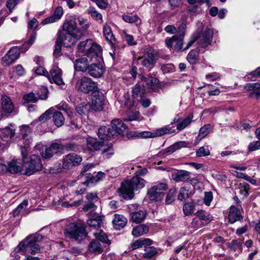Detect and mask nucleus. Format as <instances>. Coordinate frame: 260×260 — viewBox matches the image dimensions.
I'll list each match as a JSON object with an SVG mask.
<instances>
[{"mask_svg":"<svg viewBox=\"0 0 260 260\" xmlns=\"http://www.w3.org/2000/svg\"><path fill=\"white\" fill-rule=\"evenodd\" d=\"M185 24H181L178 28V34L166 39V45L170 50L173 49L177 52H182L188 49L194 43L195 37H191L186 46H183V41L185 36Z\"/></svg>","mask_w":260,"mask_h":260,"instance_id":"nucleus-1","label":"nucleus"},{"mask_svg":"<svg viewBox=\"0 0 260 260\" xmlns=\"http://www.w3.org/2000/svg\"><path fill=\"white\" fill-rule=\"evenodd\" d=\"M78 21L80 27H77L75 18L66 20L63 24V30L69 36L75 40V41L80 39L82 37L85 35L86 31L89 27V24L86 20L82 18H78Z\"/></svg>","mask_w":260,"mask_h":260,"instance_id":"nucleus-2","label":"nucleus"},{"mask_svg":"<svg viewBox=\"0 0 260 260\" xmlns=\"http://www.w3.org/2000/svg\"><path fill=\"white\" fill-rule=\"evenodd\" d=\"M145 181L138 177L134 176L131 180L121 183L118 189L120 195L125 199H131L134 196V191L145 186Z\"/></svg>","mask_w":260,"mask_h":260,"instance_id":"nucleus-3","label":"nucleus"},{"mask_svg":"<svg viewBox=\"0 0 260 260\" xmlns=\"http://www.w3.org/2000/svg\"><path fill=\"white\" fill-rule=\"evenodd\" d=\"M41 238L42 236L39 234L30 235L19 243L15 250L23 254L38 253L40 252V247L37 242Z\"/></svg>","mask_w":260,"mask_h":260,"instance_id":"nucleus-4","label":"nucleus"},{"mask_svg":"<svg viewBox=\"0 0 260 260\" xmlns=\"http://www.w3.org/2000/svg\"><path fill=\"white\" fill-rule=\"evenodd\" d=\"M27 148L25 147H21L23 167L25 169L24 174L30 176L37 171H40L42 168V164L39 155L34 154L27 158Z\"/></svg>","mask_w":260,"mask_h":260,"instance_id":"nucleus-5","label":"nucleus"},{"mask_svg":"<svg viewBox=\"0 0 260 260\" xmlns=\"http://www.w3.org/2000/svg\"><path fill=\"white\" fill-rule=\"evenodd\" d=\"M78 52L85 53L91 61H94L101 55L102 48L91 39L81 42L78 45Z\"/></svg>","mask_w":260,"mask_h":260,"instance_id":"nucleus-6","label":"nucleus"},{"mask_svg":"<svg viewBox=\"0 0 260 260\" xmlns=\"http://www.w3.org/2000/svg\"><path fill=\"white\" fill-rule=\"evenodd\" d=\"M64 234L67 238L79 241L82 240L87 235L83 225L78 223L68 224L64 229Z\"/></svg>","mask_w":260,"mask_h":260,"instance_id":"nucleus-7","label":"nucleus"},{"mask_svg":"<svg viewBox=\"0 0 260 260\" xmlns=\"http://www.w3.org/2000/svg\"><path fill=\"white\" fill-rule=\"evenodd\" d=\"M168 187L166 182L157 183L148 189L147 197L152 202H161L165 195L163 191L167 190Z\"/></svg>","mask_w":260,"mask_h":260,"instance_id":"nucleus-8","label":"nucleus"},{"mask_svg":"<svg viewBox=\"0 0 260 260\" xmlns=\"http://www.w3.org/2000/svg\"><path fill=\"white\" fill-rule=\"evenodd\" d=\"M177 121L174 119L173 122L170 124L165 125L164 126L154 130L153 132H142L140 134V137L143 138H155L161 137L165 135L171 134L174 133L176 131L175 126H173V124Z\"/></svg>","mask_w":260,"mask_h":260,"instance_id":"nucleus-9","label":"nucleus"},{"mask_svg":"<svg viewBox=\"0 0 260 260\" xmlns=\"http://www.w3.org/2000/svg\"><path fill=\"white\" fill-rule=\"evenodd\" d=\"M76 88L79 91L87 94L98 90V84L91 78L82 77L76 82Z\"/></svg>","mask_w":260,"mask_h":260,"instance_id":"nucleus-10","label":"nucleus"},{"mask_svg":"<svg viewBox=\"0 0 260 260\" xmlns=\"http://www.w3.org/2000/svg\"><path fill=\"white\" fill-rule=\"evenodd\" d=\"M69 36V35L66 32L65 33L58 32V36L56 42L53 52V55L55 57L57 58L60 55L62 44L69 47L75 43V40L71 37H68Z\"/></svg>","mask_w":260,"mask_h":260,"instance_id":"nucleus-11","label":"nucleus"},{"mask_svg":"<svg viewBox=\"0 0 260 260\" xmlns=\"http://www.w3.org/2000/svg\"><path fill=\"white\" fill-rule=\"evenodd\" d=\"M105 105V97L100 90L93 91L91 94L90 108L95 111H100Z\"/></svg>","mask_w":260,"mask_h":260,"instance_id":"nucleus-12","label":"nucleus"},{"mask_svg":"<svg viewBox=\"0 0 260 260\" xmlns=\"http://www.w3.org/2000/svg\"><path fill=\"white\" fill-rule=\"evenodd\" d=\"M213 35V31L210 29H207L200 34H193L191 37H195L194 42L197 41L198 44L201 45L202 47H205L211 43Z\"/></svg>","mask_w":260,"mask_h":260,"instance_id":"nucleus-13","label":"nucleus"},{"mask_svg":"<svg viewBox=\"0 0 260 260\" xmlns=\"http://www.w3.org/2000/svg\"><path fill=\"white\" fill-rule=\"evenodd\" d=\"M82 160V158L80 155L75 153H70L63 157L62 167L66 169H70L79 165Z\"/></svg>","mask_w":260,"mask_h":260,"instance_id":"nucleus-14","label":"nucleus"},{"mask_svg":"<svg viewBox=\"0 0 260 260\" xmlns=\"http://www.w3.org/2000/svg\"><path fill=\"white\" fill-rule=\"evenodd\" d=\"M20 53L18 47H13L2 58V64L6 67L13 63L19 57Z\"/></svg>","mask_w":260,"mask_h":260,"instance_id":"nucleus-15","label":"nucleus"},{"mask_svg":"<svg viewBox=\"0 0 260 260\" xmlns=\"http://www.w3.org/2000/svg\"><path fill=\"white\" fill-rule=\"evenodd\" d=\"M101 55L99 56L94 61H91L90 59L91 63L90 64L87 72L90 76L94 78L101 77L105 72V69L103 65L96 63V62L99 61V59Z\"/></svg>","mask_w":260,"mask_h":260,"instance_id":"nucleus-16","label":"nucleus"},{"mask_svg":"<svg viewBox=\"0 0 260 260\" xmlns=\"http://www.w3.org/2000/svg\"><path fill=\"white\" fill-rule=\"evenodd\" d=\"M47 78L50 83H54L58 85H64L62 78V71L57 66H53L48 74Z\"/></svg>","mask_w":260,"mask_h":260,"instance_id":"nucleus-17","label":"nucleus"},{"mask_svg":"<svg viewBox=\"0 0 260 260\" xmlns=\"http://www.w3.org/2000/svg\"><path fill=\"white\" fill-rule=\"evenodd\" d=\"M63 149L62 145L57 143H53L49 147H46L44 150H42L41 155L43 157L49 158L52 156L54 153L59 152Z\"/></svg>","mask_w":260,"mask_h":260,"instance_id":"nucleus-18","label":"nucleus"},{"mask_svg":"<svg viewBox=\"0 0 260 260\" xmlns=\"http://www.w3.org/2000/svg\"><path fill=\"white\" fill-rule=\"evenodd\" d=\"M89 63H91V62H90V60H88L87 57H80L74 62L75 70L83 73L86 72L90 66Z\"/></svg>","mask_w":260,"mask_h":260,"instance_id":"nucleus-19","label":"nucleus"},{"mask_svg":"<svg viewBox=\"0 0 260 260\" xmlns=\"http://www.w3.org/2000/svg\"><path fill=\"white\" fill-rule=\"evenodd\" d=\"M8 172L11 174L21 173L23 171V164L18 159H13L8 162Z\"/></svg>","mask_w":260,"mask_h":260,"instance_id":"nucleus-20","label":"nucleus"},{"mask_svg":"<svg viewBox=\"0 0 260 260\" xmlns=\"http://www.w3.org/2000/svg\"><path fill=\"white\" fill-rule=\"evenodd\" d=\"M156 55L153 51L147 52L143 57L139 59V62L146 68H150L155 62Z\"/></svg>","mask_w":260,"mask_h":260,"instance_id":"nucleus-21","label":"nucleus"},{"mask_svg":"<svg viewBox=\"0 0 260 260\" xmlns=\"http://www.w3.org/2000/svg\"><path fill=\"white\" fill-rule=\"evenodd\" d=\"M112 130L114 131V136L122 135L126 130L127 126L120 119H114L111 122Z\"/></svg>","mask_w":260,"mask_h":260,"instance_id":"nucleus-22","label":"nucleus"},{"mask_svg":"<svg viewBox=\"0 0 260 260\" xmlns=\"http://www.w3.org/2000/svg\"><path fill=\"white\" fill-rule=\"evenodd\" d=\"M15 134V129L12 124L0 128V138L3 141H9L14 137Z\"/></svg>","mask_w":260,"mask_h":260,"instance_id":"nucleus-23","label":"nucleus"},{"mask_svg":"<svg viewBox=\"0 0 260 260\" xmlns=\"http://www.w3.org/2000/svg\"><path fill=\"white\" fill-rule=\"evenodd\" d=\"M63 13V11L62 8L60 6H58L55 9L53 14L49 17L44 19L42 21V23L45 25L56 22L62 17Z\"/></svg>","mask_w":260,"mask_h":260,"instance_id":"nucleus-24","label":"nucleus"},{"mask_svg":"<svg viewBox=\"0 0 260 260\" xmlns=\"http://www.w3.org/2000/svg\"><path fill=\"white\" fill-rule=\"evenodd\" d=\"M1 101L0 111L2 113H11L13 111L14 107L9 97L4 96L2 98Z\"/></svg>","mask_w":260,"mask_h":260,"instance_id":"nucleus-25","label":"nucleus"},{"mask_svg":"<svg viewBox=\"0 0 260 260\" xmlns=\"http://www.w3.org/2000/svg\"><path fill=\"white\" fill-rule=\"evenodd\" d=\"M114 131L109 126H101L98 130V135L101 140H110L114 137Z\"/></svg>","mask_w":260,"mask_h":260,"instance_id":"nucleus-26","label":"nucleus"},{"mask_svg":"<svg viewBox=\"0 0 260 260\" xmlns=\"http://www.w3.org/2000/svg\"><path fill=\"white\" fill-rule=\"evenodd\" d=\"M194 214L201 221L202 225L204 226L208 225L213 220L212 215L203 210H198Z\"/></svg>","mask_w":260,"mask_h":260,"instance_id":"nucleus-27","label":"nucleus"},{"mask_svg":"<svg viewBox=\"0 0 260 260\" xmlns=\"http://www.w3.org/2000/svg\"><path fill=\"white\" fill-rule=\"evenodd\" d=\"M229 222L234 223L242 218L240 210L234 206H232L229 209L228 215Z\"/></svg>","mask_w":260,"mask_h":260,"instance_id":"nucleus-28","label":"nucleus"},{"mask_svg":"<svg viewBox=\"0 0 260 260\" xmlns=\"http://www.w3.org/2000/svg\"><path fill=\"white\" fill-rule=\"evenodd\" d=\"M190 178V173L185 170L175 171L172 174V178L173 180L177 181H185Z\"/></svg>","mask_w":260,"mask_h":260,"instance_id":"nucleus-29","label":"nucleus"},{"mask_svg":"<svg viewBox=\"0 0 260 260\" xmlns=\"http://www.w3.org/2000/svg\"><path fill=\"white\" fill-rule=\"evenodd\" d=\"M105 176V173L99 172L95 176L91 174H86V180L82 182L83 184L89 185L91 184L97 182L103 178Z\"/></svg>","mask_w":260,"mask_h":260,"instance_id":"nucleus-30","label":"nucleus"},{"mask_svg":"<svg viewBox=\"0 0 260 260\" xmlns=\"http://www.w3.org/2000/svg\"><path fill=\"white\" fill-rule=\"evenodd\" d=\"M244 88L248 91H253L249 94V97H255L258 98L260 96V84L258 83L247 84L245 86Z\"/></svg>","mask_w":260,"mask_h":260,"instance_id":"nucleus-31","label":"nucleus"},{"mask_svg":"<svg viewBox=\"0 0 260 260\" xmlns=\"http://www.w3.org/2000/svg\"><path fill=\"white\" fill-rule=\"evenodd\" d=\"M19 134L22 136V139L25 141L24 146L27 148L30 143V140L27 138L29 134L31 133V129L28 125H22L20 126Z\"/></svg>","mask_w":260,"mask_h":260,"instance_id":"nucleus-32","label":"nucleus"},{"mask_svg":"<svg viewBox=\"0 0 260 260\" xmlns=\"http://www.w3.org/2000/svg\"><path fill=\"white\" fill-rule=\"evenodd\" d=\"M127 223V219L123 215L115 214L113 220V223L116 230H120L123 228Z\"/></svg>","mask_w":260,"mask_h":260,"instance_id":"nucleus-33","label":"nucleus"},{"mask_svg":"<svg viewBox=\"0 0 260 260\" xmlns=\"http://www.w3.org/2000/svg\"><path fill=\"white\" fill-rule=\"evenodd\" d=\"M146 93L144 86L140 83L136 84L132 90V96L135 99H142Z\"/></svg>","mask_w":260,"mask_h":260,"instance_id":"nucleus-34","label":"nucleus"},{"mask_svg":"<svg viewBox=\"0 0 260 260\" xmlns=\"http://www.w3.org/2000/svg\"><path fill=\"white\" fill-rule=\"evenodd\" d=\"M103 143L98 142L96 139L90 137L87 140V147L90 151L98 150L102 147Z\"/></svg>","mask_w":260,"mask_h":260,"instance_id":"nucleus-35","label":"nucleus"},{"mask_svg":"<svg viewBox=\"0 0 260 260\" xmlns=\"http://www.w3.org/2000/svg\"><path fill=\"white\" fill-rule=\"evenodd\" d=\"M146 214V212L144 210L134 212L131 214V219L134 222L140 223L145 219Z\"/></svg>","mask_w":260,"mask_h":260,"instance_id":"nucleus-36","label":"nucleus"},{"mask_svg":"<svg viewBox=\"0 0 260 260\" xmlns=\"http://www.w3.org/2000/svg\"><path fill=\"white\" fill-rule=\"evenodd\" d=\"M149 228L145 224H140L134 228L132 231V235L135 237H139L148 233Z\"/></svg>","mask_w":260,"mask_h":260,"instance_id":"nucleus-37","label":"nucleus"},{"mask_svg":"<svg viewBox=\"0 0 260 260\" xmlns=\"http://www.w3.org/2000/svg\"><path fill=\"white\" fill-rule=\"evenodd\" d=\"M152 242L150 239L147 238H141L132 244V248L133 250H135L143 246H149L150 245Z\"/></svg>","mask_w":260,"mask_h":260,"instance_id":"nucleus-38","label":"nucleus"},{"mask_svg":"<svg viewBox=\"0 0 260 260\" xmlns=\"http://www.w3.org/2000/svg\"><path fill=\"white\" fill-rule=\"evenodd\" d=\"M148 87L155 91L159 88V80L154 77H149L147 78H143Z\"/></svg>","mask_w":260,"mask_h":260,"instance_id":"nucleus-39","label":"nucleus"},{"mask_svg":"<svg viewBox=\"0 0 260 260\" xmlns=\"http://www.w3.org/2000/svg\"><path fill=\"white\" fill-rule=\"evenodd\" d=\"M93 234L97 240L100 241L103 243H105L108 245L111 243V242L108 239L107 236L103 231L97 230L95 232H93Z\"/></svg>","mask_w":260,"mask_h":260,"instance_id":"nucleus-40","label":"nucleus"},{"mask_svg":"<svg viewBox=\"0 0 260 260\" xmlns=\"http://www.w3.org/2000/svg\"><path fill=\"white\" fill-rule=\"evenodd\" d=\"M88 250L91 252L98 254L101 253L103 251L101 244L98 241H92L90 243Z\"/></svg>","mask_w":260,"mask_h":260,"instance_id":"nucleus-41","label":"nucleus"},{"mask_svg":"<svg viewBox=\"0 0 260 260\" xmlns=\"http://www.w3.org/2000/svg\"><path fill=\"white\" fill-rule=\"evenodd\" d=\"M122 18L125 22L133 23H137V25L141 24V20L137 15H123Z\"/></svg>","mask_w":260,"mask_h":260,"instance_id":"nucleus-42","label":"nucleus"},{"mask_svg":"<svg viewBox=\"0 0 260 260\" xmlns=\"http://www.w3.org/2000/svg\"><path fill=\"white\" fill-rule=\"evenodd\" d=\"M211 128L210 124H205L200 128L197 140L199 141L202 140L207 136L210 133Z\"/></svg>","mask_w":260,"mask_h":260,"instance_id":"nucleus-43","label":"nucleus"},{"mask_svg":"<svg viewBox=\"0 0 260 260\" xmlns=\"http://www.w3.org/2000/svg\"><path fill=\"white\" fill-rule=\"evenodd\" d=\"M87 223L90 227L97 231L103 224L102 218L101 216H98L95 218L88 220Z\"/></svg>","mask_w":260,"mask_h":260,"instance_id":"nucleus-44","label":"nucleus"},{"mask_svg":"<svg viewBox=\"0 0 260 260\" xmlns=\"http://www.w3.org/2000/svg\"><path fill=\"white\" fill-rule=\"evenodd\" d=\"M103 33L107 41L111 44H113L115 39L111 28L109 25H104L103 27Z\"/></svg>","mask_w":260,"mask_h":260,"instance_id":"nucleus-45","label":"nucleus"},{"mask_svg":"<svg viewBox=\"0 0 260 260\" xmlns=\"http://www.w3.org/2000/svg\"><path fill=\"white\" fill-rule=\"evenodd\" d=\"M53 120L54 124L58 127L62 126L64 122V118L62 114L60 112H55L53 115Z\"/></svg>","mask_w":260,"mask_h":260,"instance_id":"nucleus-46","label":"nucleus"},{"mask_svg":"<svg viewBox=\"0 0 260 260\" xmlns=\"http://www.w3.org/2000/svg\"><path fill=\"white\" fill-rule=\"evenodd\" d=\"M193 114H190L188 116L184 119L182 121L178 123L176 128L179 131H181L186 127L192 121Z\"/></svg>","mask_w":260,"mask_h":260,"instance_id":"nucleus-47","label":"nucleus"},{"mask_svg":"<svg viewBox=\"0 0 260 260\" xmlns=\"http://www.w3.org/2000/svg\"><path fill=\"white\" fill-rule=\"evenodd\" d=\"M191 193V191L189 187L184 186L180 188V192L178 198L179 200L182 201L187 199Z\"/></svg>","mask_w":260,"mask_h":260,"instance_id":"nucleus-48","label":"nucleus"},{"mask_svg":"<svg viewBox=\"0 0 260 260\" xmlns=\"http://www.w3.org/2000/svg\"><path fill=\"white\" fill-rule=\"evenodd\" d=\"M56 107L58 110L64 111L71 119L74 118V113L73 110L68 106L65 102L61 103Z\"/></svg>","mask_w":260,"mask_h":260,"instance_id":"nucleus-49","label":"nucleus"},{"mask_svg":"<svg viewBox=\"0 0 260 260\" xmlns=\"http://www.w3.org/2000/svg\"><path fill=\"white\" fill-rule=\"evenodd\" d=\"M194 207L195 205L193 202L185 203L183 207V213L186 216L192 214L194 210Z\"/></svg>","mask_w":260,"mask_h":260,"instance_id":"nucleus-50","label":"nucleus"},{"mask_svg":"<svg viewBox=\"0 0 260 260\" xmlns=\"http://www.w3.org/2000/svg\"><path fill=\"white\" fill-rule=\"evenodd\" d=\"M90 109V106L88 104H80L76 108L77 113L81 115L87 114Z\"/></svg>","mask_w":260,"mask_h":260,"instance_id":"nucleus-51","label":"nucleus"},{"mask_svg":"<svg viewBox=\"0 0 260 260\" xmlns=\"http://www.w3.org/2000/svg\"><path fill=\"white\" fill-rule=\"evenodd\" d=\"M27 205L28 201L27 200H24L13 210V216H16L20 214H23L24 213V210L26 208Z\"/></svg>","mask_w":260,"mask_h":260,"instance_id":"nucleus-52","label":"nucleus"},{"mask_svg":"<svg viewBox=\"0 0 260 260\" xmlns=\"http://www.w3.org/2000/svg\"><path fill=\"white\" fill-rule=\"evenodd\" d=\"M187 59L191 64H196L198 62V52L196 50H191L187 56Z\"/></svg>","mask_w":260,"mask_h":260,"instance_id":"nucleus-53","label":"nucleus"},{"mask_svg":"<svg viewBox=\"0 0 260 260\" xmlns=\"http://www.w3.org/2000/svg\"><path fill=\"white\" fill-rule=\"evenodd\" d=\"M157 253V250L155 248L153 247H149L145 248L143 256L146 258L149 259L155 256Z\"/></svg>","mask_w":260,"mask_h":260,"instance_id":"nucleus-54","label":"nucleus"},{"mask_svg":"<svg viewBox=\"0 0 260 260\" xmlns=\"http://www.w3.org/2000/svg\"><path fill=\"white\" fill-rule=\"evenodd\" d=\"M102 154L104 156L109 157L110 156L113 154V149L111 145H109L107 146H104L102 145Z\"/></svg>","mask_w":260,"mask_h":260,"instance_id":"nucleus-55","label":"nucleus"},{"mask_svg":"<svg viewBox=\"0 0 260 260\" xmlns=\"http://www.w3.org/2000/svg\"><path fill=\"white\" fill-rule=\"evenodd\" d=\"M176 193V190L175 188L171 189L169 191L166 199V203L167 204H170L172 203L174 200Z\"/></svg>","mask_w":260,"mask_h":260,"instance_id":"nucleus-56","label":"nucleus"},{"mask_svg":"<svg viewBox=\"0 0 260 260\" xmlns=\"http://www.w3.org/2000/svg\"><path fill=\"white\" fill-rule=\"evenodd\" d=\"M36 39V34L31 35L28 42L23 45L21 51L23 52H25L30 47V46L35 42Z\"/></svg>","mask_w":260,"mask_h":260,"instance_id":"nucleus-57","label":"nucleus"},{"mask_svg":"<svg viewBox=\"0 0 260 260\" xmlns=\"http://www.w3.org/2000/svg\"><path fill=\"white\" fill-rule=\"evenodd\" d=\"M122 38L130 46L135 45L137 44V42L134 40V37L132 35L127 34L125 31L123 32Z\"/></svg>","mask_w":260,"mask_h":260,"instance_id":"nucleus-58","label":"nucleus"},{"mask_svg":"<svg viewBox=\"0 0 260 260\" xmlns=\"http://www.w3.org/2000/svg\"><path fill=\"white\" fill-rule=\"evenodd\" d=\"M87 12L91 16L96 20H101L102 19V15L98 12L94 8H90L88 9Z\"/></svg>","mask_w":260,"mask_h":260,"instance_id":"nucleus-59","label":"nucleus"},{"mask_svg":"<svg viewBox=\"0 0 260 260\" xmlns=\"http://www.w3.org/2000/svg\"><path fill=\"white\" fill-rule=\"evenodd\" d=\"M196 155L198 157L207 156L210 155V151L207 147L202 146L197 150Z\"/></svg>","mask_w":260,"mask_h":260,"instance_id":"nucleus-60","label":"nucleus"},{"mask_svg":"<svg viewBox=\"0 0 260 260\" xmlns=\"http://www.w3.org/2000/svg\"><path fill=\"white\" fill-rule=\"evenodd\" d=\"M249 185L246 183H240L239 187V192L244 197H246L248 194Z\"/></svg>","mask_w":260,"mask_h":260,"instance_id":"nucleus-61","label":"nucleus"},{"mask_svg":"<svg viewBox=\"0 0 260 260\" xmlns=\"http://www.w3.org/2000/svg\"><path fill=\"white\" fill-rule=\"evenodd\" d=\"M96 208L97 207L93 203L89 202L84 206L83 209L89 214H92Z\"/></svg>","mask_w":260,"mask_h":260,"instance_id":"nucleus-62","label":"nucleus"},{"mask_svg":"<svg viewBox=\"0 0 260 260\" xmlns=\"http://www.w3.org/2000/svg\"><path fill=\"white\" fill-rule=\"evenodd\" d=\"M54 111L53 108H50L39 117V121L44 122L50 117L51 114Z\"/></svg>","mask_w":260,"mask_h":260,"instance_id":"nucleus-63","label":"nucleus"},{"mask_svg":"<svg viewBox=\"0 0 260 260\" xmlns=\"http://www.w3.org/2000/svg\"><path fill=\"white\" fill-rule=\"evenodd\" d=\"M248 149L250 152L260 149V141H255L250 143L248 146Z\"/></svg>","mask_w":260,"mask_h":260,"instance_id":"nucleus-64","label":"nucleus"}]
</instances>
